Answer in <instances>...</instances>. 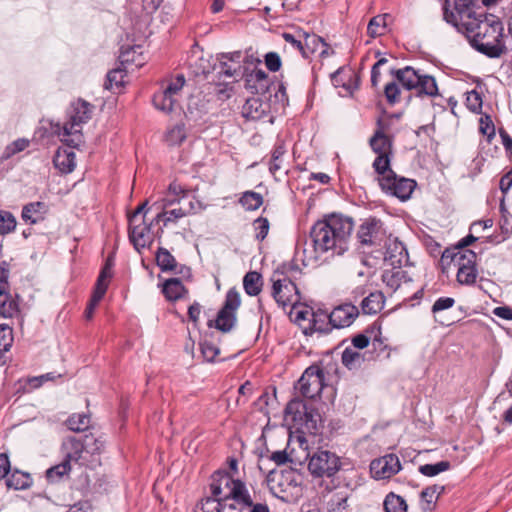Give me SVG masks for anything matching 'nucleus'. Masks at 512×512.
<instances>
[{"instance_id":"obj_1","label":"nucleus","mask_w":512,"mask_h":512,"mask_svg":"<svg viewBox=\"0 0 512 512\" xmlns=\"http://www.w3.org/2000/svg\"><path fill=\"white\" fill-rule=\"evenodd\" d=\"M353 221L337 214L318 220L310 230L312 253L310 258L318 260L321 255L332 251V255H342L348 250V242L353 230Z\"/></svg>"},{"instance_id":"obj_2","label":"nucleus","mask_w":512,"mask_h":512,"mask_svg":"<svg viewBox=\"0 0 512 512\" xmlns=\"http://www.w3.org/2000/svg\"><path fill=\"white\" fill-rule=\"evenodd\" d=\"M457 30L482 54L498 57L503 52V24L494 15L475 14L461 23Z\"/></svg>"},{"instance_id":"obj_3","label":"nucleus","mask_w":512,"mask_h":512,"mask_svg":"<svg viewBox=\"0 0 512 512\" xmlns=\"http://www.w3.org/2000/svg\"><path fill=\"white\" fill-rule=\"evenodd\" d=\"M94 108L90 102L78 98L67 107L65 123L62 126L59 123L56 125L55 132L58 135L69 137L64 142L70 148L78 149L83 144L82 125L92 118Z\"/></svg>"},{"instance_id":"obj_4","label":"nucleus","mask_w":512,"mask_h":512,"mask_svg":"<svg viewBox=\"0 0 512 512\" xmlns=\"http://www.w3.org/2000/svg\"><path fill=\"white\" fill-rule=\"evenodd\" d=\"M244 87L253 95L274 97V103L286 106L288 95L286 86L277 76L270 78L269 75L254 66L250 72L248 69L243 73Z\"/></svg>"},{"instance_id":"obj_5","label":"nucleus","mask_w":512,"mask_h":512,"mask_svg":"<svg viewBox=\"0 0 512 512\" xmlns=\"http://www.w3.org/2000/svg\"><path fill=\"white\" fill-rule=\"evenodd\" d=\"M303 479L302 473L293 468L271 470L266 477L272 495L284 503H295L301 497Z\"/></svg>"},{"instance_id":"obj_6","label":"nucleus","mask_w":512,"mask_h":512,"mask_svg":"<svg viewBox=\"0 0 512 512\" xmlns=\"http://www.w3.org/2000/svg\"><path fill=\"white\" fill-rule=\"evenodd\" d=\"M241 305V297L235 287L230 288L225 295L222 307L215 319L208 320L207 326L222 333H229L237 323V311Z\"/></svg>"},{"instance_id":"obj_7","label":"nucleus","mask_w":512,"mask_h":512,"mask_svg":"<svg viewBox=\"0 0 512 512\" xmlns=\"http://www.w3.org/2000/svg\"><path fill=\"white\" fill-rule=\"evenodd\" d=\"M325 372L322 362L313 363L307 367L294 388L299 394L307 399H315L325 387Z\"/></svg>"},{"instance_id":"obj_8","label":"nucleus","mask_w":512,"mask_h":512,"mask_svg":"<svg viewBox=\"0 0 512 512\" xmlns=\"http://www.w3.org/2000/svg\"><path fill=\"white\" fill-rule=\"evenodd\" d=\"M342 462L336 453L319 449L314 452L308 462V470L314 477H333L341 468Z\"/></svg>"},{"instance_id":"obj_9","label":"nucleus","mask_w":512,"mask_h":512,"mask_svg":"<svg viewBox=\"0 0 512 512\" xmlns=\"http://www.w3.org/2000/svg\"><path fill=\"white\" fill-rule=\"evenodd\" d=\"M378 183L384 193L397 197L401 201L408 200L417 186L415 180L400 177L395 172H391L388 176L378 177Z\"/></svg>"},{"instance_id":"obj_10","label":"nucleus","mask_w":512,"mask_h":512,"mask_svg":"<svg viewBox=\"0 0 512 512\" xmlns=\"http://www.w3.org/2000/svg\"><path fill=\"white\" fill-rule=\"evenodd\" d=\"M385 238L383 222L374 216L364 219L357 231V240L362 247L381 246Z\"/></svg>"},{"instance_id":"obj_11","label":"nucleus","mask_w":512,"mask_h":512,"mask_svg":"<svg viewBox=\"0 0 512 512\" xmlns=\"http://www.w3.org/2000/svg\"><path fill=\"white\" fill-rule=\"evenodd\" d=\"M477 0H445L443 16L447 23L456 28L477 14L474 10Z\"/></svg>"},{"instance_id":"obj_12","label":"nucleus","mask_w":512,"mask_h":512,"mask_svg":"<svg viewBox=\"0 0 512 512\" xmlns=\"http://www.w3.org/2000/svg\"><path fill=\"white\" fill-rule=\"evenodd\" d=\"M272 281V296L276 303L283 309L295 307L300 301V292L292 278H272Z\"/></svg>"},{"instance_id":"obj_13","label":"nucleus","mask_w":512,"mask_h":512,"mask_svg":"<svg viewBox=\"0 0 512 512\" xmlns=\"http://www.w3.org/2000/svg\"><path fill=\"white\" fill-rule=\"evenodd\" d=\"M284 108L285 106L274 103V97L254 95L246 100L242 108V114L247 119L260 120L272 110L277 112Z\"/></svg>"},{"instance_id":"obj_14","label":"nucleus","mask_w":512,"mask_h":512,"mask_svg":"<svg viewBox=\"0 0 512 512\" xmlns=\"http://www.w3.org/2000/svg\"><path fill=\"white\" fill-rule=\"evenodd\" d=\"M361 66H339L331 74V81L335 87H341L347 95H352L359 88Z\"/></svg>"},{"instance_id":"obj_15","label":"nucleus","mask_w":512,"mask_h":512,"mask_svg":"<svg viewBox=\"0 0 512 512\" xmlns=\"http://www.w3.org/2000/svg\"><path fill=\"white\" fill-rule=\"evenodd\" d=\"M477 254L470 249L459 256V265L456 275L457 282L461 285H474L478 276L476 268Z\"/></svg>"},{"instance_id":"obj_16","label":"nucleus","mask_w":512,"mask_h":512,"mask_svg":"<svg viewBox=\"0 0 512 512\" xmlns=\"http://www.w3.org/2000/svg\"><path fill=\"white\" fill-rule=\"evenodd\" d=\"M401 468L399 457L393 453L374 459L370 464V471L375 479H388L396 475Z\"/></svg>"},{"instance_id":"obj_17","label":"nucleus","mask_w":512,"mask_h":512,"mask_svg":"<svg viewBox=\"0 0 512 512\" xmlns=\"http://www.w3.org/2000/svg\"><path fill=\"white\" fill-rule=\"evenodd\" d=\"M359 316V309L352 303H343L329 312L333 329L349 327Z\"/></svg>"},{"instance_id":"obj_18","label":"nucleus","mask_w":512,"mask_h":512,"mask_svg":"<svg viewBox=\"0 0 512 512\" xmlns=\"http://www.w3.org/2000/svg\"><path fill=\"white\" fill-rule=\"evenodd\" d=\"M225 488L228 489V493L224 494L222 501L227 502L228 500L234 501V504L244 505L251 507L253 500L245 483L240 479L227 480L225 479Z\"/></svg>"},{"instance_id":"obj_19","label":"nucleus","mask_w":512,"mask_h":512,"mask_svg":"<svg viewBox=\"0 0 512 512\" xmlns=\"http://www.w3.org/2000/svg\"><path fill=\"white\" fill-rule=\"evenodd\" d=\"M151 228L152 223L146 224L143 221L142 224L134 225L129 224L128 227V237L129 241L132 243L135 250L141 253V250L150 247L153 243V238L151 237Z\"/></svg>"},{"instance_id":"obj_20","label":"nucleus","mask_w":512,"mask_h":512,"mask_svg":"<svg viewBox=\"0 0 512 512\" xmlns=\"http://www.w3.org/2000/svg\"><path fill=\"white\" fill-rule=\"evenodd\" d=\"M333 330L332 323L329 318V312L323 309L312 310L311 318L303 333L310 336L314 333L329 334Z\"/></svg>"},{"instance_id":"obj_21","label":"nucleus","mask_w":512,"mask_h":512,"mask_svg":"<svg viewBox=\"0 0 512 512\" xmlns=\"http://www.w3.org/2000/svg\"><path fill=\"white\" fill-rule=\"evenodd\" d=\"M385 261L393 268H401L409 262V255L405 245L397 238L389 240L386 244Z\"/></svg>"},{"instance_id":"obj_22","label":"nucleus","mask_w":512,"mask_h":512,"mask_svg":"<svg viewBox=\"0 0 512 512\" xmlns=\"http://www.w3.org/2000/svg\"><path fill=\"white\" fill-rule=\"evenodd\" d=\"M61 450L64 453L63 460L67 461L68 464H71L72 461L78 463L81 460H85L81 437L68 436L64 438Z\"/></svg>"},{"instance_id":"obj_23","label":"nucleus","mask_w":512,"mask_h":512,"mask_svg":"<svg viewBox=\"0 0 512 512\" xmlns=\"http://www.w3.org/2000/svg\"><path fill=\"white\" fill-rule=\"evenodd\" d=\"M126 66H116L110 70L104 82V88L112 91L113 93H121L127 84V70Z\"/></svg>"},{"instance_id":"obj_24","label":"nucleus","mask_w":512,"mask_h":512,"mask_svg":"<svg viewBox=\"0 0 512 512\" xmlns=\"http://www.w3.org/2000/svg\"><path fill=\"white\" fill-rule=\"evenodd\" d=\"M162 293L168 301L175 302L186 298L189 290L179 278H169L162 284Z\"/></svg>"},{"instance_id":"obj_25","label":"nucleus","mask_w":512,"mask_h":512,"mask_svg":"<svg viewBox=\"0 0 512 512\" xmlns=\"http://www.w3.org/2000/svg\"><path fill=\"white\" fill-rule=\"evenodd\" d=\"M391 74L404 89L411 91L415 90L417 87V81L420 73L412 66H404V68L397 70L392 69Z\"/></svg>"},{"instance_id":"obj_26","label":"nucleus","mask_w":512,"mask_h":512,"mask_svg":"<svg viewBox=\"0 0 512 512\" xmlns=\"http://www.w3.org/2000/svg\"><path fill=\"white\" fill-rule=\"evenodd\" d=\"M75 153L72 150L58 148L53 156V164L63 174L71 173L76 166Z\"/></svg>"},{"instance_id":"obj_27","label":"nucleus","mask_w":512,"mask_h":512,"mask_svg":"<svg viewBox=\"0 0 512 512\" xmlns=\"http://www.w3.org/2000/svg\"><path fill=\"white\" fill-rule=\"evenodd\" d=\"M385 304V296L381 291L370 292L361 301L360 306L363 314L375 315L379 313Z\"/></svg>"},{"instance_id":"obj_28","label":"nucleus","mask_w":512,"mask_h":512,"mask_svg":"<svg viewBox=\"0 0 512 512\" xmlns=\"http://www.w3.org/2000/svg\"><path fill=\"white\" fill-rule=\"evenodd\" d=\"M307 405L308 403L298 397L291 399L284 409L285 420L291 421L295 426H299L302 420V413H304Z\"/></svg>"},{"instance_id":"obj_29","label":"nucleus","mask_w":512,"mask_h":512,"mask_svg":"<svg viewBox=\"0 0 512 512\" xmlns=\"http://www.w3.org/2000/svg\"><path fill=\"white\" fill-rule=\"evenodd\" d=\"M236 70L232 72L230 69H227L225 71H219L218 72V80L215 82V93L220 100H226L231 97L234 87L233 84L235 80L232 81H225L222 78L223 77H229L231 78Z\"/></svg>"},{"instance_id":"obj_30","label":"nucleus","mask_w":512,"mask_h":512,"mask_svg":"<svg viewBox=\"0 0 512 512\" xmlns=\"http://www.w3.org/2000/svg\"><path fill=\"white\" fill-rule=\"evenodd\" d=\"M416 96H429L435 97L439 95L438 85L433 76L430 75H422L419 74V79L417 81Z\"/></svg>"},{"instance_id":"obj_31","label":"nucleus","mask_w":512,"mask_h":512,"mask_svg":"<svg viewBox=\"0 0 512 512\" xmlns=\"http://www.w3.org/2000/svg\"><path fill=\"white\" fill-rule=\"evenodd\" d=\"M379 333V319L368 325L362 333H358L351 338L354 348L362 350L369 346L372 335Z\"/></svg>"},{"instance_id":"obj_32","label":"nucleus","mask_w":512,"mask_h":512,"mask_svg":"<svg viewBox=\"0 0 512 512\" xmlns=\"http://www.w3.org/2000/svg\"><path fill=\"white\" fill-rule=\"evenodd\" d=\"M5 484L8 488L14 490H25L31 486L32 478L30 474L14 469L10 471L5 480Z\"/></svg>"},{"instance_id":"obj_33","label":"nucleus","mask_w":512,"mask_h":512,"mask_svg":"<svg viewBox=\"0 0 512 512\" xmlns=\"http://www.w3.org/2000/svg\"><path fill=\"white\" fill-rule=\"evenodd\" d=\"M321 421V415L318 410L311 404H308L304 413H302V420L299 426L305 427L310 433H319V422Z\"/></svg>"},{"instance_id":"obj_34","label":"nucleus","mask_w":512,"mask_h":512,"mask_svg":"<svg viewBox=\"0 0 512 512\" xmlns=\"http://www.w3.org/2000/svg\"><path fill=\"white\" fill-rule=\"evenodd\" d=\"M178 103L177 98L171 94L166 93L164 89L154 93L152 97L153 106L166 114L171 113L174 110L175 105Z\"/></svg>"},{"instance_id":"obj_35","label":"nucleus","mask_w":512,"mask_h":512,"mask_svg":"<svg viewBox=\"0 0 512 512\" xmlns=\"http://www.w3.org/2000/svg\"><path fill=\"white\" fill-rule=\"evenodd\" d=\"M397 270H386L382 274V281L392 289V291H396L401 284L404 282L411 281L408 273L406 271L401 270V268H396Z\"/></svg>"},{"instance_id":"obj_36","label":"nucleus","mask_w":512,"mask_h":512,"mask_svg":"<svg viewBox=\"0 0 512 512\" xmlns=\"http://www.w3.org/2000/svg\"><path fill=\"white\" fill-rule=\"evenodd\" d=\"M3 297L4 299L0 300V316L3 318H12L20 311V296L18 294H15V297H13L11 292L8 291V295L4 294Z\"/></svg>"},{"instance_id":"obj_37","label":"nucleus","mask_w":512,"mask_h":512,"mask_svg":"<svg viewBox=\"0 0 512 512\" xmlns=\"http://www.w3.org/2000/svg\"><path fill=\"white\" fill-rule=\"evenodd\" d=\"M233 480V475L226 470H217L211 475V482L209 484L211 495L215 498H223L222 491L225 488V479Z\"/></svg>"},{"instance_id":"obj_38","label":"nucleus","mask_w":512,"mask_h":512,"mask_svg":"<svg viewBox=\"0 0 512 512\" xmlns=\"http://www.w3.org/2000/svg\"><path fill=\"white\" fill-rule=\"evenodd\" d=\"M263 285V278L257 271H250L243 278V287L249 296H257Z\"/></svg>"},{"instance_id":"obj_39","label":"nucleus","mask_w":512,"mask_h":512,"mask_svg":"<svg viewBox=\"0 0 512 512\" xmlns=\"http://www.w3.org/2000/svg\"><path fill=\"white\" fill-rule=\"evenodd\" d=\"M384 512H407L408 505L403 497L390 492L383 501Z\"/></svg>"},{"instance_id":"obj_40","label":"nucleus","mask_w":512,"mask_h":512,"mask_svg":"<svg viewBox=\"0 0 512 512\" xmlns=\"http://www.w3.org/2000/svg\"><path fill=\"white\" fill-rule=\"evenodd\" d=\"M157 266L163 272L173 271L177 267L175 257L164 247H159L155 254Z\"/></svg>"},{"instance_id":"obj_41","label":"nucleus","mask_w":512,"mask_h":512,"mask_svg":"<svg viewBox=\"0 0 512 512\" xmlns=\"http://www.w3.org/2000/svg\"><path fill=\"white\" fill-rule=\"evenodd\" d=\"M90 416L85 413L72 414L65 421L67 428L73 432H82L89 428Z\"/></svg>"},{"instance_id":"obj_42","label":"nucleus","mask_w":512,"mask_h":512,"mask_svg":"<svg viewBox=\"0 0 512 512\" xmlns=\"http://www.w3.org/2000/svg\"><path fill=\"white\" fill-rule=\"evenodd\" d=\"M81 441L83 443L84 453L90 454L91 456L99 455L104 449V441L91 433L81 437Z\"/></svg>"},{"instance_id":"obj_43","label":"nucleus","mask_w":512,"mask_h":512,"mask_svg":"<svg viewBox=\"0 0 512 512\" xmlns=\"http://www.w3.org/2000/svg\"><path fill=\"white\" fill-rule=\"evenodd\" d=\"M436 489L434 487L427 486L420 492V505L424 512H430L435 510L438 496H436Z\"/></svg>"},{"instance_id":"obj_44","label":"nucleus","mask_w":512,"mask_h":512,"mask_svg":"<svg viewBox=\"0 0 512 512\" xmlns=\"http://www.w3.org/2000/svg\"><path fill=\"white\" fill-rule=\"evenodd\" d=\"M341 361L347 369L353 370L361 366L364 361V355L350 347H347L342 352Z\"/></svg>"},{"instance_id":"obj_45","label":"nucleus","mask_w":512,"mask_h":512,"mask_svg":"<svg viewBox=\"0 0 512 512\" xmlns=\"http://www.w3.org/2000/svg\"><path fill=\"white\" fill-rule=\"evenodd\" d=\"M46 205L44 202L36 201L30 202L23 206L21 217L25 222H29L30 224H36L41 218H35L33 215L39 214L45 209Z\"/></svg>"},{"instance_id":"obj_46","label":"nucleus","mask_w":512,"mask_h":512,"mask_svg":"<svg viewBox=\"0 0 512 512\" xmlns=\"http://www.w3.org/2000/svg\"><path fill=\"white\" fill-rule=\"evenodd\" d=\"M71 471V464L67 461L54 465L46 470V478L50 483L59 482L64 476H68Z\"/></svg>"},{"instance_id":"obj_47","label":"nucleus","mask_w":512,"mask_h":512,"mask_svg":"<svg viewBox=\"0 0 512 512\" xmlns=\"http://www.w3.org/2000/svg\"><path fill=\"white\" fill-rule=\"evenodd\" d=\"M391 157L392 154H377L372 166L379 177L388 176L391 172H394L391 169Z\"/></svg>"},{"instance_id":"obj_48","label":"nucleus","mask_w":512,"mask_h":512,"mask_svg":"<svg viewBox=\"0 0 512 512\" xmlns=\"http://www.w3.org/2000/svg\"><path fill=\"white\" fill-rule=\"evenodd\" d=\"M239 203L249 211L257 210L263 204V196L254 191H245L239 199Z\"/></svg>"},{"instance_id":"obj_49","label":"nucleus","mask_w":512,"mask_h":512,"mask_svg":"<svg viewBox=\"0 0 512 512\" xmlns=\"http://www.w3.org/2000/svg\"><path fill=\"white\" fill-rule=\"evenodd\" d=\"M451 468V463L447 460H442L433 464H424L418 467L419 473L426 477H434L442 472Z\"/></svg>"},{"instance_id":"obj_50","label":"nucleus","mask_w":512,"mask_h":512,"mask_svg":"<svg viewBox=\"0 0 512 512\" xmlns=\"http://www.w3.org/2000/svg\"><path fill=\"white\" fill-rule=\"evenodd\" d=\"M222 499L214 496L202 498L194 508V512H221Z\"/></svg>"},{"instance_id":"obj_51","label":"nucleus","mask_w":512,"mask_h":512,"mask_svg":"<svg viewBox=\"0 0 512 512\" xmlns=\"http://www.w3.org/2000/svg\"><path fill=\"white\" fill-rule=\"evenodd\" d=\"M389 17L388 14L377 15L373 17L367 26V33L369 36L375 38L377 36H381L385 33L386 30V19Z\"/></svg>"},{"instance_id":"obj_52","label":"nucleus","mask_w":512,"mask_h":512,"mask_svg":"<svg viewBox=\"0 0 512 512\" xmlns=\"http://www.w3.org/2000/svg\"><path fill=\"white\" fill-rule=\"evenodd\" d=\"M286 152L285 146L282 142H277L271 152V159L269 161V171L275 175L281 169L282 158Z\"/></svg>"},{"instance_id":"obj_53","label":"nucleus","mask_w":512,"mask_h":512,"mask_svg":"<svg viewBox=\"0 0 512 512\" xmlns=\"http://www.w3.org/2000/svg\"><path fill=\"white\" fill-rule=\"evenodd\" d=\"M141 46L121 47L118 57L119 64H131L138 62V57L142 54Z\"/></svg>"},{"instance_id":"obj_54","label":"nucleus","mask_w":512,"mask_h":512,"mask_svg":"<svg viewBox=\"0 0 512 512\" xmlns=\"http://www.w3.org/2000/svg\"><path fill=\"white\" fill-rule=\"evenodd\" d=\"M328 512H348V496L336 493L327 503Z\"/></svg>"},{"instance_id":"obj_55","label":"nucleus","mask_w":512,"mask_h":512,"mask_svg":"<svg viewBox=\"0 0 512 512\" xmlns=\"http://www.w3.org/2000/svg\"><path fill=\"white\" fill-rule=\"evenodd\" d=\"M370 147L372 151L376 154H393V139L392 137H383L377 138L375 142H373V136L369 140Z\"/></svg>"},{"instance_id":"obj_56","label":"nucleus","mask_w":512,"mask_h":512,"mask_svg":"<svg viewBox=\"0 0 512 512\" xmlns=\"http://www.w3.org/2000/svg\"><path fill=\"white\" fill-rule=\"evenodd\" d=\"M186 129L184 124H177L166 134V140L170 145H181L186 140Z\"/></svg>"},{"instance_id":"obj_57","label":"nucleus","mask_w":512,"mask_h":512,"mask_svg":"<svg viewBox=\"0 0 512 512\" xmlns=\"http://www.w3.org/2000/svg\"><path fill=\"white\" fill-rule=\"evenodd\" d=\"M185 77L183 74H177L175 76H171V78L167 81V85L163 87L166 93L171 94L175 98L179 95L181 90L185 85Z\"/></svg>"},{"instance_id":"obj_58","label":"nucleus","mask_w":512,"mask_h":512,"mask_svg":"<svg viewBox=\"0 0 512 512\" xmlns=\"http://www.w3.org/2000/svg\"><path fill=\"white\" fill-rule=\"evenodd\" d=\"M13 344V331L7 324H0V351L5 353Z\"/></svg>"},{"instance_id":"obj_59","label":"nucleus","mask_w":512,"mask_h":512,"mask_svg":"<svg viewBox=\"0 0 512 512\" xmlns=\"http://www.w3.org/2000/svg\"><path fill=\"white\" fill-rule=\"evenodd\" d=\"M16 227V219L11 212L0 210V235L12 232Z\"/></svg>"},{"instance_id":"obj_60","label":"nucleus","mask_w":512,"mask_h":512,"mask_svg":"<svg viewBox=\"0 0 512 512\" xmlns=\"http://www.w3.org/2000/svg\"><path fill=\"white\" fill-rule=\"evenodd\" d=\"M399 85L400 84L396 80L391 81L385 85L384 95H385L387 102L390 105H394V104L400 102L401 90H400Z\"/></svg>"},{"instance_id":"obj_61","label":"nucleus","mask_w":512,"mask_h":512,"mask_svg":"<svg viewBox=\"0 0 512 512\" xmlns=\"http://www.w3.org/2000/svg\"><path fill=\"white\" fill-rule=\"evenodd\" d=\"M482 97L475 89L467 92L466 107L475 114L482 113Z\"/></svg>"},{"instance_id":"obj_62","label":"nucleus","mask_w":512,"mask_h":512,"mask_svg":"<svg viewBox=\"0 0 512 512\" xmlns=\"http://www.w3.org/2000/svg\"><path fill=\"white\" fill-rule=\"evenodd\" d=\"M479 131L491 139L495 136V125L489 114L483 113L479 120Z\"/></svg>"},{"instance_id":"obj_63","label":"nucleus","mask_w":512,"mask_h":512,"mask_svg":"<svg viewBox=\"0 0 512 512\" xmlns=\"http://www.w3.org/2000/svg\"><path fill=\"white\" fill-rule=\"evenodd\" d=\"M300 272L299 266L295 261L284 262L279 265L273 273V277L276 275H281L284 277H292L294 273Z\"/></svg>"},{"instance_id":"obj_64","label":"nucleus","mask_w":512,"mask_h":512,"mask_svg":"<svg viewBox=\"0 0 512 512\" xmlns=\"http://www.w3.org/2000/svg\"><path fill=\"white\" fill-rule=\"evenodd\" d=\"M200 350L204 360L207 362H214L215 358L220 353V349L208 341L200 343Z\"/></svg>"}]
</instances>
